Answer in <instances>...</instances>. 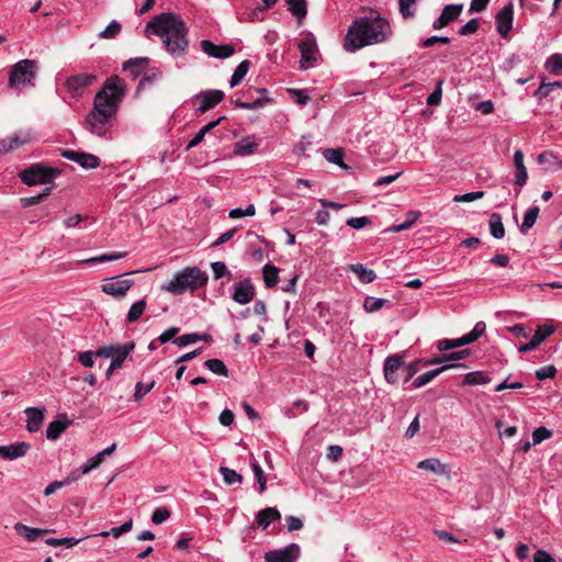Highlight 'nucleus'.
I'll use <instances>...</instances> for the list:
<instances>
[{
    "instance_id": "nucleus-10",
    "label": "nucleus",
    "mask_w": 562,
    "mask_h": 562,
    "mask_svg": "<svg viewBox=\"0 0 562 562\" xmlns=\"http://www.w3.org/2000/svg\"><path fill=\"white\" fill-rule=\"evenodd\" d=\"M301 60L300 66L302 69L314 67L317 63V44L314 37L307 36L299 44Z\"/></svg>"
},
{
    "instance_id": "nucleus-19",
    "label": "nucleus",
    "mask_w": 562,
    "mask_h": 562,
    "mask_svg": "<svg viewBox=\"0 0 562 562\" xmlns=\"http://www.w3.org/2000/svg\"><path fill=\"white\" fill-rule=\"evenodd\" d=\"M31 449V445L25 441H18L9 446H0V458L4 460H16L27 454Z\"/></svg>"
},
{
    "instance_id": "nucleus-3",
    "label": "nucleus",
    "mask_w": 562,
    "mask_h": 562,
    "mask_svg": "<svg viewBox=\"0 0 562 562\" xmlns=\"http://www.w3.org/2000/svg\"><path fill=\"white\" fill-rule=\"evenodd\" d=\"M147 27H151L153 32L161 38L172 58H181L188 54L189 30L180 15L161 13L155 16Z\"/></svg>"
},
{
    "instance_id": "nucleus-52",
    "label": "nucleus",
    "mask_w": 562,
    "mask_h": 562,
    "mask_svg": "<svg viewBox=\"0 0 562 562\" xmlns=\"http://www.w3.org/2000/svg\"><path fill=\"white\" fill-rule=\"evenodd\" d=\"M418 216H419V212L411 211L407 213L406 220L403 223L393 226L392 228H390V231L402 232V231L409 229L413 226V224L417 221Z\"/></svg>"
},
{
    "instance_id": "nucleus-49",
    "label": "nucleus",
    "mask_w": 562,
    "mask_h": 562,
    "mask_svg": "<svg viewBox=\"0 0 562 562\" xmlns=\"http://www.w3.org/2000/svg\"><path fill=\"white\" fill-rule=\"evenodd\" d=\"M204 366L215 374L228 376V369L226 364L220 359H209L205 361Z\"/></svg>"
},
{
    "instance_id": "nucleus-58",
    "label": "nucleus",
    "mask_w": 562,
    "mask_h": 562,
    "mask_svg": "<svg viewBox=\"0 0 562 562\" xmlns=\"http://www.w3.org/2000/svg\"><path fill=\"white\" fill-rule=\"evenodd\" d=\"M50 191H52L50 188H46V189H44V191L42 193H40L37 195L22 198L20 200L21 201V205L23 207H29V206H32L34 204H37V203L42 202L44 200V198L49 195Z\"/></svg>"
},
{
    "instance_id": "nucleus-17",
    "label": "nucleus",
    "mask_w": 562,
    "mask_h": 562,
    "mask_svg": "<svg viewBox=\"0 0 562 562\" xmlns=\"http://www.w3.org/2000/svg\"><path fill=\"white\" fill-rule=\"evenodd\" d=\"M555 328L553 325H541L537 328L530 341L521 345L518 348L520 353H526L535 350L544 339L554 333Z\"/></svg>"
},
{
    "instance_id": "nucleus-47",
    "label": "nucleus",
    "mask_w": 562,
    "mask_h": 562,
    "mask_svg": "<svg viewBox=\"0 0 562 562\" xmlns=\"http://www.w3.org/2000/svg\"><path fill=\"white\" fill-rule=\"evenodd\" d=\"M133 528V519L130 518L128 520H126L123 525L119 526V527H113L111 530L109 531H101L99 533V536L101 537H109V536H113L114 538H119L121 537L122 535L124 533H127L128 531H131Z\"/></svg>"
},
{
    "instance_id": "nucleus-14",
    "label": "nucleus",
    "mask_w": 562,
    "mask_h": 562,
    "mask_svg": "<svg viewBox=\"0 0 562 562\" xmlns=\"http://www.w3.org/2000/svg\"><path fill=\"white\" fill-rule=\"evenodd\" d=\"M200 46L203 53L217 59L228 58L235 53V49L232 45H217L209 40L201 41Z\"/></svg>"
},
{
    "instance_id": "nucleus-18",
    "label": "nucleus",
    "mask_w": 562,
    "mask_h": 562,
    "mask_svg": "<svg viewBox=\"0 0 562 562\" xmlns=\"http://www.w3.org/2000/svg\"><path fill=\"white\" fill-rule=\"evenodd\" d=\"M195 98L200 101L198 111L200 113H204L210 109L214 108L215 105H217L223 100L224 92L217 89L206 90L198 93Z\"/></svg>"
},
{
    "instance_id": "nucleus-33",
    "label": "nucleus",
    "mask_w": 562,
    "mask_h": 562,
    "mask_svg": "<svg viewBox=\"0 0 562 562\" xmlns=\"http://www.w3.org/2000/svg\"><path fill=\"white\" fill-rule=\"evenodd\" d=\"M124 349H134V344L102 346L97 351V357L113 358Z\"/></svg>"
},
{
    "instance_id": "nucleus-51",
    "label": "nucleus",
    "mask_w": 562,
    "mask_h": 562,
    "mask_svg": "<svg viewBox=\"0 0 562 562\" xmlns=\"http://www.w3.org/2000/svg\"><path fill=\"white\" fill-rule=\"evenodd\" d=\"M555 88H562V81H542L538 89L535 91V95L539 99L547 98L550 94V92L553 91Z\"/></svg>"
},
{
    "instance_id": "nucleus-12",
    "label": "nucleus",
    "mask_w": 562,
    "mask_h": 562,
    "mask_svg": "<svg viewBox=\"0 0 562 562\" xmlns=\"http://www.w3.org/2000/svg\"><path fill=\"white\" fill-rule=\"evenodd\" d=\"M33 139L31 130H20L12 136L0 140V155L13 151Z\"/></svg>"
},
{
    "instance_id": "nucleus-64",
    "label": "nucleus",
    "mask_w": 562,
    "mask_h": 562,
    "mask_svg": "<svg viewBox=\"0 0 562 562\" xmlns=\"http://www.w3.org/2000/svg\"><path fill=\"white\" fill-rule=\"evenodd\" d=\"M95 357V351L87 350L78 355V360L83 367L91 368L94 364Z\"/></svg>"
},
{
    "instance_id": "nucleus-34",
    "label": "nucleus",
    "mask_w": 562,
    "mask_h": 562,
    "mask_svg": "<svg viewBox=\"0 0 562 562\" xmlns=\"http://www.w3.org/2000/svg\"><path fill=\"white\" fill-rule=\"evenodd\" d=\"M146 307H147V302L145 299L138 300L137 302L132 304V306L130 307L127 315H126L127 323H130V324L136 323L140 318V316L144 314Z\"/></svg>"
},
{
    "instance_id": "nucleus-31",
    "label": "nucleus",
    "mask_w": 562,
    "mask_h": 562,
    "mask_svg": "<svg viewBox=\"0 0 562 562\" xmlns=\"http://www.w3.org/2000/svg\"><path fill=\"white\" fill-rule=\"evenodd\" d=\"M70 422L66 416L49 423L46 429V437L49 440H56L60 437V435L67 429Z\"/></svg>"
},
{
    "instance_id": "nucleus-35",
    "label": "nucleus",
    "mask_w": 562,
    "mask_h": 562,
    "mask_svg": "<svg viewBox=\"0 0 562 562\" xmlns=\"http://www.w3.org/2000/svg\"><path fill=\"white\" fill-rule=\"evenodd\" d=\"M491 381L488 374L484 371H473L465 374L463 379L464 385H484Z\"/></svg>"
},
{
    "instance_id": "nucleus-50",
    "label": "nucleus",
    "mask_w": 562,
    "mask_h": 562,
    "mask_svg": "<svg viewBox=\"0 0 562 562\" xmlns=\"http://www.w3.org/2000/svg\"><path fill=\"white\" fill-rule=\"evenodd\" d=\"M419 0H398L400 13L404 19L415 15L416 4Z\"/></svg>"
},
{
    "instance_id": "nucleus-25",
    "label": "nucleus",
    "mask_w": 562,
    "mask_h": 562,
    "mask_svg": "<svg viewBox=\"0 0 562 562\" xmlns=\"http://www.w3.org/2000/svg\"><path fill=\"white\" fill-rule=\"evenodd\" d=\"M251 92H257V93L262 94V93H266L267 90L266 89H249L247 92L244 93V95H246V100H241V99L237 98L234 100L235 105L237 108L246 109V110H257V109L262 108L265 104V101L260 98L252 99V97L250 95Z\"/></svg>"
},
{
    "instance_id": "nucleus-13",
    "label": "nucleus",
    "mask_w": 562,
    "mask_h": 562,
    "mask_svg": "<svg viewBox=\"0 0 562 562\" xmlns=\"http://www.w3.org/2000/svg\"><path fill=\"white\" fill-rule=\"evenodd\" d=\"M61 156L68 160L77 162L83 169H94L100 166V158L92 154L66 149L61 153Z\"/></svg>"
},
{
    "instance_id": "nucleus-8",
    "label": "nucleus",
    "mask_w": 562,
    "mask_h": 562,
    "mask_svg": "<svg viewBox=\"0 0 562 562\" xmlns=\"http://www.w3.org/2000/svg\"><path fill=\"white\" fill-rule=\"evenodd\" d=\"M132 273L133 272H127L105 279L101 285L102 292L116 299L124 297L134 284L132 279L126 278Z\"/></svg>"
},
{
    "instance_id": "nucleus-24",
    "label": "nucleus",
    "mask_w": 562,
    "mask_h": 562,
    "mask_svg": "<svg viewBox=\"0 0 562 562\" xmlns=\"http://www.w3.org/2000/svg\"><path fill=\"white\" fill-rule=\"evenodd\" d=\"M24 413L26 415V429L30 432L38 431L44 422L45 409L38 407H27Z\"/></svg>"
},
{
    "instance_id": "nucleus-54",
    "label": "nucleus",
    "mask_w": 562,
    "mask_h": 562,
    "mask_svg": "<svg viewBox=\"0 0 562 562\" xmlns=\"http://www.w3.org/2000/svg\"><path fill=\"white\" fill-rule=\"evenodd\" d=\"M323 155L327 161L335 164L339 167H345L342 161L344 156L340 149L327 148L324 150Z\"/></svg>"
},
{
    "instance_id": "nucleus-5",
    "label": "nucleus",
    "mask_w": 562,
    "mask_h": 562,
    "mask_svg": "<svg viewBox=\"0 0 562 562\" xmlns=\"http://www.w3.org/2000/svg\"><path fill=\"white\" fill-rule=\"evenodd\" d=\"M60 173L59 169L44 164H34L20 173L21 181L27 186L48 183Z\"/></svg>"
},
{
    "instance_id": "nucleus-9",
    "label": "nucleus",
    "mask_w": 562,
    "mask_h": 562,
    "mask_svg": "<svg viewBox=\"0 0 562 562\" xmlns=\"http://www.w3.org/2000/svg\"><path fill=\"white\" fill-rule=\"evenodd\" d=\"M97 80L92 74H77L68 77L65 81V88L72 98L83 94L86 89Z\"/></svg>"
},
{
    "instance_id": "nucleus-22",
    "label": "nucleus",
    "mask_w": 562,
    "mask_h": 562,
    "mask_svg": "<svg viewBox=\"0 0 562 562\" xmlns=\"http://www.w3.org/2000/svg\"><path fill=\"white\" fill-rule=\"evenodd\" d=\"M452 368H467V366L460 364V363L443 364L439 368H436L434 370L427 371V372L418 375L416 379H414L412 385L414 389H419V387L428 384L429 382H431L435 378H437L442 372H445L449 369H452Z\"/></svg>"
},
{
    "instance_id": "nucleus-44",
    "label": "nucleus",
    "mask_w": 562,
    "mask_h": 562,
    "mask_svg": "<svg viewBox=\"0 0 562 562\" xmlns=\"http://www.w3.org/2000/svg\"><path fill=\"white\" fill-rule=\"evenodd\" d=\"M537 161L540 165H544L547 170H557L558 157L552 150H546L538 155Z\"/></svg>"
},
{
    "instance_id": "nucleus-20",
    "label": "nucleus",
    "mask_w": 562,
    "mask_h": 562,
    "mask_svg": "<svg viewBox=\"0 0 562 562\" xmlns=\"http://www.w3.org/2000/svg\"><path fill=\"white\" fill-rule=\"evenodd\" d=\"M255 296V288L249 279L235 284L233 300L239 304L249 303Z\"/></svg>"
},
{
    "instance_id": "nucleus-1",
    "label": "nucleus",
    "mask_w": 562,
    "mask_h": 562,
    "mask_svg": "<svg viewBox=\"0 0 562 562\" xmlns=\"http://www.w3.org/2000/svg\"><path fill=\"white\" fill-rule=\"evenodd\" d=\"M126 93L125 81L113 76L94 95L93 106L87 114L83 125L92 135L111 139L113 137V120Z\"/></svg>"
},
{
    "instance_id": "nucleus-26",
    "label": "nucleus",
    "mask_w": 562,
    "mask_h": 562,
    "mask_svg": "<svg viewBox=\"0 0 562 562\" xmlns=\"http://www.w3.org/2000/svg\"><path fill=\"white\" fill-rule=\"evenodd\" d=\"M149 64V58L147 57H136L127 60L123 65V70L127 72L132 79H136L139 75L145 71Z\"/></svg>"
},
{
    "instance_id": "nucleus-40",
    "label": "nucleus",
    "mask_w": 562,
    "mask_h": 562,
    "mask_svg": "<svg viewBox=\"0 0 562 562\" xmlns=\"http://www.w3.org/2000/svg\"><path fill=\"white\" fill-rule=\"evenodd\" d=\"M263 281L267 288H273L279 281V271L276 267L265 265L262 268Z\"/></svg>"
},
{
    "instance_id": "nucleus-45",
    "label": "nucleus",
    "mask_w": 562,
    "mask_h": 562,
    "mask_svg": "<svg viewBox=\"0 0 562 562\" xmlns=\"http://www.w3.org/2000/svg\"><path fill=\"white\" fill-rule=\"evenodd\" d=\"M133 349H124L121 352H119L115 357L111 358L110 367L108 368L106 373H105L108 379L113 374V372L116 369H119L123 366L125 359L127 358V356L130 355V352Z\"/></svg>"
},
{
    "instance_id": "nucleus-32",
    "label": "nucleus",
    "mask_w": 562,
    "mask_h": 562,
    "mask_svg": "<svg viewBox=\"0 0 562 562\" xmlns=\"http://www.w3.org/2000/svg\"><path fill=\"white\" fill-rule=\"evenodd\" d=\"M349 269L358 276L362 283H371L376 279L375 272L371 269H368L362 263L350 265Z\"/></svg>"
},
{
    "instance_id": "nucleus-63",
    "label": "nucleus",
    "mask_w": 562,
    "mask_h": 562,
    "mask_svg": "<svg viewBox=\"0 0 562 562\" xmlns=\"http://www.w3.org/2000/svg\"><path fill=\"white\" fill-rule=\"evenodd\" d=\"M346 224L355 229H361L371 224V218L369 216L350 217L347 220Z\"/></svg>"
},
{
    "instance_id": "nucleus-43",
    "label": "nucleus",
    "mask_w": 562,
    "mask_h": 562,
    "mask_svg": "<svg viewBox=\"0 0 562 562\" xmlns=\"http://www.w3.org/2000/svg\"><path fill=\"white\" fill-rule=\"evenodd\" d=\"M390 304L389 300L367 296L363 301V308L367 313H374Z\"/></svg>"
},
{
    "instance_id": "nucleus-41",
    "label": "nucleus",
    "mask_w": 562,
    "mask_h": 562,
    "mask_svg": "<svg viewBox=\"0 0 562 562\" xmlns=\"http://www.w3.org/2000/svg\"><path fill=\"white\" fill-rule=\"evenodd\" d=\"M544 67L550 74L555 75V76H561L562 75V54L551 55L547 59Z\"/></svg>"
},
{
    "instance_id": "nucleus-62",
    "label": "nucleus",
    "mask_w": 562,
    "mask_h": 562,
    "mask_svg": "<svg viewBox=\"0 0 562 562\" xmlns=\"http://www.w3.org/2000/svg\"><path fill=\"white\" fill-rule=\"evenodd\" d=\"M155 386V381L149 382L144 385L142 382H137L135 385V394L134 397L136 401H140L148 392L153 390Z\"/></svg>"
},
{
    "instance_id": "nucleus-36",
    "label": "nucleus",
    "mask_w": 562,
    "mask_h": 562,
    "mask_svg": "<svg viewBox=\"0 0 562 562\" xmlns=\"http://www.w3.org/2000/svg\"><path fill=\"white\" fill-rule=\"evenodd\" d=\"M488 225H490L491 235L494 238L501 239V238L504 237L505 228H504V225H503V222H502V216L499 214L493 213L490 216Z\"/></svg>"
},
{
    "instance_id": "nucleus-15",
    "label": "nucleus",
    "mask_w": 562,
    "mask_h": 562,
    "mask_svg": "<svg viewBox=\"0 0 562 562\" xmlns=\"http://www.w3.org/2000/svg\"><path fill=\"white\" fill-rule=\"evenodd\" d=\"M514 19V5L512 2L506 4L496 15V29L502 37H506L512 27Z\"/></svg>"
},
{
    "instance_id": "nucleus-23",
    "label": "nucleus",
    "mask_w": 562,
    "mask_h": 562,
    "mask_svg": "<svg viewBox=\"0 0 562 562\" xmlns=\"http://www.w3.org/2000/svg\"><path fill=\"white\" fill-rule=\"evenodd\" d=\"M419 470L429 471L437 475L450 477V468L448 464L440 462L439 459L429 458L423 461H419L417 464Z\"/></svg>"
},
{
    "instance_id": "nucleus-4",
    "label": "nucleus",
    "mask_w": 562,
    "mask_h": 562,
    "mask_svg": "<svg viewBox=\"0 0 562 562\" xmlns=\"http://www.w3.org/2000/svg\"><path fill=\"white\" fill-rule=\"evenodd\" d=\"M207 280L206 272L202 271L199 267H187L178 271L161 289L173 295H180L187 291H194L204 286Z\"/></svg>"
},
{
    "instance_id": "nucleus-27",
    "label": "nucleus",
    "mask_w": 562,
    "mask_h": 562,
    "mask_svg": "<svg viewBox=\"0 0 562 562\" xmlns=\"http://www.w3.org/2000/svg\"><path fill=\"white\" fill-rule=\"evenodd\" d=\"M259 144L254 135L246 136L234 145V154L236 156L245 157L255 153Z\"/></svg>"
},
{
    "instance_id": "nucleus-39",
    "label": "nucleus",
    "mask_w": 562,
    "mask_h": 562,
    "mask_svg": "<svg viewBox=\"0 0 562 562\" xmlns=\"http://www.w3.org/2000/svg\"><path fill=\"white\" fill-rule=\"evenodd\" d=\"M539 212L540 209L538 206H531L526 211L522 224L519 227L522 234L527 233L535 225L539 216Z\"/></svg>"
},
{
    "instance_id": "nucleus-16",
    "label": "nucleus",
    "mask_w": 562,
    "mask_h": 562,
    "mask_svg": "<svg viewBox=\"0 0 562 562\" xmlns=\"http://www.w3.org/2000/svg\"><path fill=\"white\" fill-rule=\"evenodd\" d=\"M403 368V357L400 355L389 356L384 361V378L387 383L395 384L400 380L398 371Z\"/></svg>"
},
{
    "instance_id": "nucleus-61",
    "label": "nucleus",
    "mask_w": 562,
    "mask_h": 562,
    "mask_svg": "<svg viewBox=\"0 0 562 562\" xmlns=\"http://www.w3.org/2000/svg\"><path fill=\"white\" fill-rule=\"evenodd\" d=\"M289 94L291 99L300 105H304L310 101V97L304 90L289 89Z\"/></svg>"
},
{
    "instance_id": "nucleus-53",
    "label": "nucleus",
    "mask_w": 562,
    "mask_h": 562,
    "mask_svg": "<svg viewBox=\"0 0 562 562\" xmlns=\"http://www.w3.org/2000/svg\"><path fill=\"white\" fill-rule=\"evenodd\" d=\"M161 77V71L157 68L147 70L138 83V89L156 82Z\"/></svg>"
},
{
    "instance_id": "nucleus-2",
    "label": "nucleus",
    "mask_w": 562,
    "mask_h": 562,
    "mask_svg": "<svg viewBox=\"0 0 562 562\" xmlns=\"http://www.w3.org/2000/svg\"><path fill=\"white\" fill-rule=\"evenodd\" d=\"M392 35L389 21L376 12L359 16L350 24L344 40V47L348 52H356L366 46L380 44Z\"/></svg>"
},
{
    "instance_id": "nucleus-7",
    "label": "nucleus",
    "mask_w": 562,
    "mask_h": 562,
    "mask_svg": "<svg viewBox=\"0 0 562 562\" xmlns=\"http://www.w3.org/2000/svg\"><path fill=\"white\" fill-rule=\"evenodd\" d=\"M486 325L484 322H477L473 329L457 339H441L437 342V348L439 351H448L450 349L460 348L465 345H470L476 341L485 331Z\"/></svg>"
},
{
    "instance_id": "nucleus-28",
    "label": "nucleus",
    "mask_w": 562,
    "mask_h": 562,
    "mask_svg": "<svg viewBox=\"0 0 562 562\" xmlns=\"http://www.w3.org/2000/svg\"><path fill=\"white\" fill-rule=\"evenodd\" d=\"M514 164L516 167L515 183L519 187H522L527 182L528 173L524 164V153L520 149H517L514 153Z\"/></svg>"
},
{
    "instance_id": "nucleus-56",
    "label": "nucleus",
    "mask_w": 562,
    "mask_h": 562,
    "mask_svg": "<svg viewBox=\"0 0 562 562\" xmlns=\"http://www.w3.org/2000/svg\"><path fill=\"white\" fill-rule=\"evenodd\" d=\"M121 24L113 20L109 23V25L99 33L100 38H114L121 32Z\"/></svg>"
},
{
    "instance_id": "nucleus-38",
    "label": "nucleus",
    "mask_w": 562,
    "mask_h": 562,
    "mask_svg": "<svg viewBox=\"0 0 562 562\" xmlns=\"http://www.w3.org/2000/svg\"><path fill=\"white\" fill-rule=\"evenodd\" d=\"M249 67H250V61L247 59L243 60L236 67V69L234 70V72L231 77V80H229V85L232 88L238 86L244 80V78L246 77V75L249 70Z\"/></svg>"
},
{
    "instance_id": "nucleus-37",
    "label": "nucleus",
    "mask_w": 562,
    "mask_h": 562,
    "mask_svg": "<svg viewBox=\"0 0 562 562\" xmlns=\"http://www.w3.org/2000/svg\"><path fill=\"white\" fill-rule=\"evenodd\" d=\"M223 120V117H220L215 121L209 122L205 124L199 133L189 142L187 145V150H190L191 148L198 146L203 139L206 133H209L211 130H213L215 126L220 124V122Z\"/></svg>"
},
{
    "instance_id": "nucleus-30",
    "label": "nucleus",
    "mask_w": 562,
    "mask_h": 562,
    "mask_svg": "<svg viewBox=\"0 0 562 562\" xmlns=\"http://www.w3.org/2000/svg\"><path fill=\"white\" fill-rule=\"evenodd\" d=\"M280 518L281 514L277 508L268 507L257 514L256 521L258 526L266 529L272 521L279 520Z\"/></svg>"
},
{
    "instance_id": "nucleus-42",
    "label": "nucleus",
    "mask_w": 562,
    "mask_h": 562,
    "mask_svg": "<svg viewBox=\"0 0 562 562\" xmlns=\"http://www.w3.org/2000/svg\"><path fill=\"white\" fill-rule=\"evenodd\" d=\"M289 5V11L297 18V20H302L306 16L307 8L305 0H286Z\"/></svg>"
},
{
    "instance_id": "nucleus-29",
    "label": "nucleus",
    "mask_w": 562,
    "mask_h": 562,
    "mask_svg": "<svg viewBox=\"0 0 562 562\" xmlns=\"http://www.w3.org/2000/svg\"><path fill=\"white\" fill-rule=\"evenodd\" d=\"M14 530L30 542L36 541L41 536L50 532L49 529L33 528L21 522L14 525Z\"/></svg>"
},
{
    "instance_id": "nucleus-11",
    "label": "nucleus",
    "mask_w": 562,
    "mask_h": 562,
    "mask_svg": "<svg viewBox=\"0 0 562 562\" xmlns=\"http://www.w3.org/2000/svg\"><path fill=\"white\" fill-rule=\"evenodd\" d=\"M301 554L297 543H291L284 548L270 550L265 553L266 562H295Z\"/></svg>"
},
{
    "instance_id": "nucleus-21",
    "label": "nucleus",
    "mask_w": 562,
    "mask_h": 562,
    "mask_svg": "<svg viewBox=\"0 0 562 562\" xmlns=\"http://www.w3.org/2000/svg\"><path fill=\"white\" fill-rule=\"evenodd\" d=\"M463 10V4H447L439 18L432 23V29L440 30L458 19Z\"/></svg>"
},
{
    "instance_id": "nucleus-57",
    "label": "nucleus",
    "mask_w": 562,
    "mask_h": 562,
    "mask_svg": "<svg viewBox=\"0 0 562 562\" xmlns=\"http://www.w3.org/2000/svg\"><path fill=\"white\" fill-rule=\"evenodd\" d=\"M256 214V207L254 204H249L246 209L235 207L229 211L228 216L232 220L240 218L244 216H254Z\"/></svg>"
},
{
    "instance_id": "nucleus-48",
    "label": "nucleus",
    "mask_w": 562,
    "mask_h": 562,
    "mask_svg": "<svg viewBox=\"0 0 562 562\" xmlns=\"http://www.w3.org/2000/svg\"><path fill=\"white\" fill-rule=\"evenodd\" d=\"M125 251H119V252H111V254H104L97 257H91L89 259L80 261V263H97V262H106L112 260H117L126 257Z\"/></svg>"
},
{
    "instance_id": "nucleus-46",
    "label": "nucleus",
    "mask_w": 562,
    "mask_h": 562,
    "mask_svg": "<svg viewBox=\"0 0 562 562\" xmlns=\"http://www.w3.org/2000/svg\"><path fill=\"white\" fill-rule=\"evenodd\" d=\"M220 472L223 476V481L227 485L241 484V482H243V476L239 473H237L235 470H232L226 467H220Z\"/></svg>"
},
{
    "instance_id": "nucleus-59",
    "label": "nucleus",
    "mask_w": 562,
    "mask_h": 562,
    "mask_svg": "<svg viewBox=\"0 0 562 562\" xmlns=\"http://www.w3.org/2000/svg\"><path fill=\"white\" fill-rule=\"evenodd\" d=\"M199 341L198 333L184 334L182 336L177 337L173 340V344L179 348H183L188 345L194 344Z\"/></svg>"
},
{
    "instance_id": "nucleus-6",
    "label": "nucleus",
    "mask_w": 562,
    "mask_h": 562,
    "mask_svg": "<svg viewBox=\"0 0 562 562\" xmlns=\"http://www.w3.org/2000/svg\"><path fill=\"white\" fill-rule=\"evenodd\" d=\"M36 69L35 60L23 59L18 61L10 71L9 86L13 88L30 83L35 78Z\"/></svg>"
},
{
    "instance_id": "nucleus-55",
    "label": "nucleus",
    "mask_w": 562,
    "mask_h": 562,
    "mask_svg": "<svg viewBox=\"0 0 562 562\" xmlns=\"http://www.w3.org/2000/svg\"><path fill=\"white\" fill-rule=\"evenodd\" d=\"M80 542V539H76L72 537L66 538H47L45 543L52 547L66 546L67 548H71Z\"/></svg>"
},
{
    "instance_id": "nucleus-60",
    "label": "nucleus",
    "mask_w": 562,
    "mask_h": 562,
    "mask_svg": "<svg viewBox=\"0 0 562 562\" xmlns=\"http://www.w3.org/2000/svg\"><path fill=\"white\" fill-rule=\"evenodd\" d=\"M551 436H552L551 430H549L548 428H546L543 426L538 427L532 432L533 445H538V443L542 442L543 440L549 439Z\"/></svg>"
}]
</instances>
